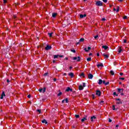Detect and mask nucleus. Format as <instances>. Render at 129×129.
Segmentation results:
<instances>
[{
	"mask_svg": "<svg viewBox=\"0 0 129 129\" xmlns=\"http://www.w3.org/2000/svg\"><path fill=\"white\" fill-rule=\"evenodd\" d=\"M96 6H97V7H102L103 3L101 1H97L96 2Z\"/></svg>",
	"mask_w": 129,
	"mask_h": 129,
	"instance_id": "nucleus-1",
	"label": "nucleus"
},
{
	"mask_svg": "<svg viewBox=\"0 0 129 129\" xmlns=\"http://www.w3.org/2000/svg\"><path fill=\"white\" fill-rule=\"evenodd\" d=\"M96 95H98V96H100V95H101V91H100V90H97L96 91Z\"/></svg>",
	"mask_w": 129,
	"mask_h": 129,
	"instance_id": "nucleus-2",
	"label": "nucleus"
},
{
	"mask_svg": "<svg viewBox=\"0 0 129 129\" xmlns=\"http://www.w3.org/2000/svg\"><path fill=\"white\" fill-rule=\"evenodd\" d=\"M51 49H52V46L49 45H46V47H45V50H46V51H48V50H51Z\"/></svg>",
	"mask_w": 129,
	"mask_h": 129,
	"instance_id": "nucleus-3",
	"label": "nucleus"
},
{
	"mask_svg": "<svg viewBox=\"0 0 129 129\" xmlns=\"http://www.w3.org/2000/svg\"><path fill=\"white\" fill-rule=\"evenodd\" d=\"M69 91H71V92H72L73 91V89H72V88H70V87H68L66 90V92H69Z\"/></svg>",
	"mask_w": 129,
	"mask_h": 129,
	"instance_id": "nucleus-4",
	"label": "nucleus"
},
{
	"mask_svg": "<svg viewBox=\"0 0 129 129\" xmlns=\"http://www.w3.org/2000/svg\"><path fill=\"white\" fill-rule=\"evenodd\" d=\"M4 96H6V93H5V91L2 92V93L1 94V99H4Z\"/></svg>",
	"mask_w": 129,
	"mask_h": 129,
	"instance_id": "nucleus-5",
	"label": "nucleus"
},
{
	"mask_svg": "<svg viewBox=\"0 0 129 129\" xmlns=\"http://www.w3.org/2000/svg\"><path fill=\"white\" fill-rule=\"evenodd\" d=\"M88 78L89 79H92L93 78V75L89 74L88 75Z\"/></svg>",
	"mask_w": 129,
	"mask_h": 129,
	"instance_id": "nucleus-6",
	"label": "nucleus"
},
{
	"mask_svg": "<svg viewBox=\"0 0 129 129\" xmlns=\"http://www.w3.org/2000/svg\"><path fill=\"white\" fill-rule=\"evenodd\" d=\"M97 67L98 68H99V67H103V63H102V62H99L97 64Z\"/></svg>",
	"mask_w": 129,
	"mask_h": 129,
	"instance_id": "nucleus-7",
	"label": "nucleus"
},
{
	"mask_svg": "<svg viewBox=\"0 0 129 129\" xmlns=\"http://www.w3.org/2000/svg\"><path fill=\"white\" fill-rule=\"evenodd\" d=\"M85 120H87V116H85L81 120L82 122H84V121H85Z\"/></svg>",
	"mask_w": 129,
	"mask_h": 129,
	"instance_id": "nucleus-8",
	"label": "nucleus"
},
{
	"mask_svg": "<svg viewBox=\"0 0 129 129\" xmlns=\"http://www.w3.org/2000/svg\"><path fill=\"white\" fill-rule=\"evenodd\" d=\"M118 92L122 93L123 92V89L117 88Z\"/></svg>",
	"mask_w": 129,
	"mask_h": 129,
	"instance_id": "nucleus-9",
	"label": "nucleus"
},
{
	"mask_svg": "<svg viewBox=\"0 0 129 129\" xmlns=\"http://www.w3.org/2000/svg\"><path fill=\"white\" fill-rule=\"evenodd\" d=\"M69 76H70L71 78H73V77H74V73H69Z\"/></svg>",
	"mask_w": 129,
	"mask_h": 129,
	"instance_id": "nucleus-10",
	"label": "nucleus"
},
{
	"mask_svg": "<svg viewBox=\"0 0 129 129\" xmlns=\"http://www.w3.org/2000/svg\"><path fill=\"white\" fill-rule=\"evenodd\" d=\"M85 17H86V14H84V15L81 14V15H80V18L81 19H83V18H85Z\"/></svg>",
	"mask_w": 129,
	"mask_h": 129,
	"instance_id": "nucleus-11",
	"label": "nucleus"
},
{
	"mask_svg": "<svg viewBox=\"0 0 129 129\" xmlns=\"http://www.w3.org/2000/svg\"><path fill=\"white\" fill-rule=\"evenodd\" d=\"M83 89H84V88L82 85H80L79 86V90H83Z\"/></svg>",
	"mask_w": 129,
	"mask_h": 129,
	"instance_id": "nucleus-12",
	"label": "nucleus"
},
{
	"mask_svg": "<svg viewBox=\"0 0 129 129\" xmlns=\"http://www.w3.org/2000/svg\"><path fill=\"white\" fill-rule=\"evenodd\" d=\"M41 122H42V123H45V124H47L48 123V122L47 121V120H46V119H44L43 120H42L41 121Z\"/></svg>",
	"mask_w": 129,
	"mask_h": 129,
	"instance_id": "nucleus-13",
	"label": "nucleus"
},
{
	"mask_svg": "<svg viewBox=\"0 0 129 129\" xmlns=\"http://www.w3.org/2000/svg\"><path fill=\"white\" fill-rule=\"evenodd\" d=\"M102 47L103 48V49H104V50H107V49H108V46L106 45H103Z\"/></svg>",
	"mask_w": 129,
	"mask_h": 129,
	"instance_id": "nucleus-14",
	"label": "nucleus"
},
{
	"mask_svg": "<svg viewBox=\"0 0 129 129\" xmlns=\"http://www.w3.org/2000/svg\"><path fill=\"white\" fill-rule=\"evenodd\" d=\"M58 15L57 13H52V18H56V16Z\"/></svg>",
	"mask_w": 129,
	"mask_h": 129,
	"instance_id": "nucleus-15",
	"label": "nucleus"
},
{
	"mask_svg": "<svg viewBox=\"0 0 129 129\" xmlns=\"http://www.w3.org/2000/svg\"><path fill=\"white\" fill-rule=\"evenodd\" d=\"M96 118V117L95 116H93L91 117V121H93V119H95Z\"/></svg>",
	"mask_w": 129,
	"mask_h": 129,
	"instance_id": "nucleus-16",
	"label": "nucleus"
},
{
	"mask_svg": "<svg viewBox=\"0 0 129 129\" xmlns=\"http://www.w3.org/2000/svg\"><path fill=\"white\" fill-rule=\"evenodd\" d=\"M103 56H104V57H105V58H106V59H107V58H109V56H108V55L105 54V53H103Z\"/></svg>",
	"mask_w": 129,
	"mask_h": 129,
	"instance_id": "nucleus-17",
	"label": "nucleus"
},
{
	"mask_svg": "<svg viewBox=\"0 0 129 129\" xmlns=\"http://www.w3.org/2000/svg\"><path fill=\"white\" fill-rule=\"evenodd\" d=\"M80 77H83V78H84L85 77V75H84V73H82L80 75Z\"/></svg>",
	"mask_w": 129,
	"mask_h": 129,
	"instance_id": "nucleus-18",
	"label": "nucleus"
},
{
	"mask_svg": "<svg viewBox=\"0 0 129 129\" xmlns=\"http://www.w3.org/2000/svg\"><path fill=\"white\" fill-rule=\"evenodd\" d=\"M102 82H103L102 80L99 79L98 83L100 85L101 84H102Z\"/></svg>",
	"mask_w": 129,
	"mask_h": 129,
	"instance_id": "nucleus-19",
	"label": "nucleus"
},
{
	"mask_svg": "<svg viewBox=\"0 0 129 129\" xmlns=\"http://www.w3.org/2000/svg\"><path fill=\"white\" fill-rule=\"evenodd\" d=\"M61 91L60 90H58V94H57V96H60V95H62V92H60Z\"/></svg>",
	"mask_w": 129,
	"mask_h": 129,
	"instance_id": "nucleus-20",
	"label": "nucleus"
},
{
	"mask_svg": "<svg viewBox=\"0 0 129 129\" xmlns=\"http://www.w3.org/2000/svg\"><path fill=\"white\" fill-rule=\"evenodd\" d=\"M58 57H59V55H53L54 59H57V58H58Z\"/></svg>",
	"mask_w": 129,
	"mask_h": 129,
	"instance_id": "nucleus-21",
	"label": "nucleus"
},
{
	"mask_svg": "<svg viewBox=\"0 0 129 129\" xmlns=\"http://www.w3.org/2000/svg\"><path fill=\"white\" fill-rule=\"evenodd\" d=\"M79 42H84V39L83 38H81V39L79 40Z\"/></svg>",
	"mask_w": 129,
	"mask_h": 129,
	"instance_id": "nucleus-22",
	"label": "nucleus"
},
{
	"mask_svg": "<svg viewBox=\"0 0 129 129\" xmlns=\"http://www.w3.org/2000/svg\"><path fill=\"white\" fill-rule=\"evenodd\" d=\"M110 73L111 75H114V72L113 71H110Z\"/></svg>",
	"mask_w": 129,
	"mask_h": 129,
	"instance_id": "nucleus-23",
	"label": "nucleus"
},
{
	"mask_svg": "<svg viewBox=\"0 0 129 129\" xmlns=\"http://www.w3.org/2000/svg\"><path fill=\"white\" fill-rule=\"evenodd\" d=\"M116 13H118L119 12V7L117 6V10H116Z\"/></svg>",
	"mask_w": 129,
	"mask_h": 129,
	"instance_id": "nucleus-24",
	"label": "nucleus"
},
{
	"mask_svg": "<svg viewBox=\"0 0 129 129\" xmlns=\"http://www.w3.org/2000/svg\"><path fill=\"white\" fill-rule=\"evenodd\" d=\"M48 34L49 35V37H52V35H53V32L51 33H48Z\"/></svg>",
	"mask_w": 129,
	"mask_h": 129,
	"instance_id": "nucleus-25",
	"label": "nucleus"
},
{
	"mask_svg": "<svg viewBox=\"0 0 129 129\" xmlns=\"http://www.w3.org/2000/svg\"><path fill=\"white\" fill-rule=\"evenodd\" d=\"M87 61H88V62H89L90 61H91V57H89L87 58Z\"/></svg>",
	"mask_w": 129,
	"mask_h": 129,
	"instance_id": "nucleus-26",
	"label": "nucleus"
},
{
	"mask_svg": "<svg viewBox=\"0 0 129 129\" xmlns=\"http://www.w3.org/2000/svg\"><path fill=\"white\" fill-rule=\"evenodd\" d=\"M116 104H122V102L121 101L116 102Z\"/></svg>",
	"mask_w": 129,
	"mask_h": 129,
	"instance_id": "nucleus-27",
	"label": "nucleus"
},
{
	"mask_svg": "<svg viewBox=\"0 0 129 129\" xmlns=\"http://www.w3.org/2000/svg\"><path fill=\"white\" fill-rule=\"evenodd\" d=\"M75 116L76 118H79V117H80V116L79 115H77V114H76Z\"/></svg>",
	"mask_w": 129,
	"mask_h": 129,
	"instance_id": "nucleus-28",
	"label": "nucleus"
},
{
	"mask_svg": "<svg viewBox=\"0 0 129 129\" xmlns=\"http://www.w3.org/2000/svg\"><path fill=\"white\" fill-rule=\"evenodd\" d=\"M77 58L78 59L77 60V62H79L80 61V56H78Z\"/></svg>",
	"mask_w": 129,
	"mask_h": 129,
	"instance_id": "nucleus-29",
	"label": "nucleus"
},
{
	"mask_svg": "<svg viewBox=\"0 0 129 129\" xmlns=\"http://www.w3.org/2000/svg\"><path fill=\"white\" fill-rule=\"evenodd\" d=\"M71 51L73 52V53H76V50H75V49H71Z\"/></svg>",
	"mask_w": 129,
	"mask_h": 129,
	"instance_id": "nucleus-30",
	"label": "nucleus"
},
{
	"mask_svg": "<svg viewBox=\"0 0 129 129\" xmlns=\"http://www.w3.org/2000/svg\"><path fill=\"white\" fill-rule=\"evenodd\" d=\"M64 101H66V103H68V98H66V99H64Z\"/></svg>",
	"mask_w": 129,
	"mask_h": 129,
	"instance_id": "nucleus-31",
	"label": "nucleus"
},
{
	"mask_svg": "<svg viewBox=\"0 0 129 129\" xmlns=\"http://www.w3.org/2000/svg\"><path fill=\"white\" fill-rule=\"evenodd\" d=\"M98 38V35H97L94 36V38L95 39V40H97Z\"/></svg>",
	"mask_w": 129,
	"mask_h": 129,
	"instance_id": "nucleus-32",
	"label": "nucleus"
},
{
	"mask_svg": "<svg viewBox=\"0 0 129 129\" xmlns=\"http://www.w3.org/2000/svg\"><path fill=\"white\" fill-rule=\"evenodd\" d=\"M36 111H37V112H39V113H41V111H42L41 109H37L36 110Z\"/></svg>",
	"mask_w": 129,
	"mask_h": 129,
	"instance_id": "nucleus-33",
	"label": "nucleus"
},
{
	"mask_svg": "<svg viewBox=\"0 0 129 129\" xmlns=\"http://www.w3.org/2000/svg\"><path fill=\"white\" fill-rule=\"evenodd\" d=\"M112 110H115V105H114L112 106Z\"/></svg>",
	"mask_w": 129,
	"mask_h": 129,
	"instance_id": "nucleus-34",
	"label": "nucleus"
},
{
	"mask_svg": "<svg viewBox=\"0 0 129 129\" xmlns=\"http://www.w3.org/2000/svg\"><path fill=\"white\" fill-rule=\"evenodd\" d=\"M42 90H43V92H46V87H44Z\"/></svg>",
	"mask_w": 129,
	"mask_h": 129,
	"instance_id": "nucleus-35",
	"label": "nucleus"
},
{
	"mask_svg": "<svg viewBox=\"0 0 129 129\" xmlns=\"http://www.w3.org/2000/svg\"><path fill=\"white\" fill-rule=\"evenodd\" d=\"M86 86V84L85 83H83V87H85Z\"/></svg>",
	"mask_w": 129,
	"mask_h": 129,
	"instance_id": "nucleus-36",
	"label": "nucleus"
},
{
	"mask_svg": "<svg viewBox=\"0 0 129 129\" xmlns=\"http://www.w3.org/2000/svg\"><path fill=\"white\" fill-rule=\"evenodd\" d=\"M121 47H119V50H118V53H121Z\"/></svg>",
	"mask_w": 129,
	"mask_h": 129,
	"instance_id": "nucleus-37",
	"label": "nucleus"
},
{
	"mask_svg": "<svg viewBox=\"0 0 129 129\" xmlns=\"http://www.w3.org/2000/svg\"><path fill=\"white\" fill-rule=\"evenodd\" d=\"M123 19L124 20H125V19H127V16H124L123 17Z\"/></svg>",
	"mask_w": 129,
	"mask_h": 129,
	"instance_id": "nucleus-38",
	"label": "nucleus"
},
{
	"mask_svg": "<svg viewBox=\"0 0 129 129\" xmlns=\"http://www.w3.org/2000/svg\"><path fill=\"white\" fill-rule=\"evenodd\" d=\"M123 43L124 44L126 43V39H123Z\"/></svg>",
	"mask_w": 129,
	"mask_h": 129,
	"instance_id": "nucleus-39",
	"label": "nucleus"
},
{
	"mask_svg": "<svg viewBox=\"0 0 129 129\" xmlns=\"http://www.w3.org/2000/svg\"><path fill=\"white\" fill-rule=\"evenodd\" d=\"M108 121H109V122H111V121H112V120L111 119H110V118H109Z\"/></svg>",
	"mask_w": 129,
	"mask_h": 129,
	"instance_id": "nucleus-40",
	"label": "nucleus"
},
{
	"mask_svg": "<svg viewBox=\"0 0 129 129\" xmlns=\"http://www.w3.org/2000/svg\"><path fill=\"white\" fill-rule=\"evenodd\" d=\"M84 51H85V52H88V50L87 49V48H85L84 49Z\"/></svg>",
	"mask_w": 129,
	"mask_h": 129,
	"instance_id": "nucleus-41",
	"label": "nucleus"
},
{
	"mask_svg": "<svg viewBox=\"0 0 129 129\" xmlns=\"http://www.w3.org/2000/svg\"><path fill=\"white\" fill-rule=\"evenodd\" d=\"M38 91H39V92H42V91H43V89H39V90H38Z\"/></svg>",
	"mask_w": 129,
	"mask_h": 129,
	"instance_id": "nucleus-42",
	"label": "nucleus"
},
{
	"mask_svg": "<svg viewBox=\"0 0 129 129\" xmlns=\"http://www.w3.org/2000/svg\"><path fill=\"white\" fill-rule=\"evenodd\" d=\"M120 80H124V78H119Z\"/></svg>",
	"mask_w": 129,
	"mask_h": 129,
	"instance_id": "nucleus-43",
	"label": "nucleus"
},
{
	"mask_svg": "<svg viewBox=\"0 0 129 129\" xmlns=\"http://www.w3.org/2000/svg\"><path fill=\"white\" fill-rule=\"evenodd\" d=\"M108 84H109V82H106V83H105V85H108Z\"/></svg>",
	"mask_w": 129,
	"mask_h": 129,
	"instance_id": "nucleus-44",
	"label": "nucleus"
},
{
	"mask_svg": "<svg viewBox=\"0 0 129 129\" xmlns=\"http://www.w3.org/2000/svg\"><path fill=\"white\" fill-rule=\"evenodd\" d=\"M92 98L93 99H94V98H95V96L94 95V94H92Z\"/></svg>",
	"mask_w": 129,
	"mask_h": 129,
	"instance_id": "nucleus-45",
	"label": "nucleus"
},
{
	"mask_svg": "<svg viewBox=\"0 0 129 129\" xmlns=\"http://www.w3.org/2000/svg\"><path fill=\"white\" fill-rule=\"evenodd\" d=\"M73 59H74V60H77L78 59H77V57H74L73 58Z\"/></svg>",
	"mask_w": 129,
	"mask_h": 129,
	"instance_id": "nucleus-46",
	"label": "nucleus"
},
{
	"mask_svg": "<svg viewBox=\"0 0 129 129\" xmlns=\"http://www.w3.org/2000/svg\"><path fill=\"white\" fill-rule=\"evenodd\" d=\"M103 3H105V4H106V3H107V0H102Z\"/></svg>",
	"mask_w": 129,
	"mask_h": 129,
	"instance_id": "nucleus-47",
	"label": "nucleus"
},
{
	"mask_svg": "<svg viewBox=\"0 0 129 129\" xmlns=\"http://www.w3.org/2000/svg\"><path fill=\"white\" fill-rule=\"evenodd\" d=\"M19 47H23V44L22 43H20L19 45Z\"/></svg>",
	"mask_w": 129,
	"mask_h": 129,
	"instance_id": "nucleus-48",
	"label": "nucleus"
},
{
	"mask_svg": "<svg viewBox=\"0 0 129 129\" xmlns=\"http://www.w3.org/2000/svg\"><path fill=\"white\" fill-rule=\"evenodd\" d=\"M117 101H120V99L119 98H117L115 99Z\"/></svg>",
	"mask_w": 129,
	"mask_h": 129,
	"instance_id": "nucleus-49",
	"label": "nucleus"
},
{
	"mask_svg": "<svg viewBox=\"0 0 129 129\" xmlns=\"http://www.w3.org/2000/svg\"><path fill=\"white\" fill-rule=\"evenodd\" d=\"M48 75V73H45L44 74V76H47Z\"/></svg>",
	"mask_w": 129,
	"mask_h": 129,
	"instance_id": "nucleus-50",
	"label": "nucleus"
},
{
	"mask_svg": "<svg viewBox=\"0 0 129 129\" xmlns=\"http://www.w3.org/2000/svg\"><path fill=\"white\" fill-rule=\"evenodd\" d=\"M4 4H7V0H3Z\"/></svg>",
	"mask_w": 129,
	"mask_h": 129,
	"instance_id": "nucleus-51",
	"label": "nucleus"
},
{
	"mask_svg": "<svg viewBox=\"0 0 129 129\" xmlns=\"http://www.w3.org/2000/svg\"><path fill=\"white\" fill-rule=\"evenodd\" d=\"M91 47H88V49L87 50H88V51H89V50H91Z\"/></svg>",
	"mask_w": 129,
	"mask_h": 129,
	"instance_id": "nucleus-52",
	"label": "nucleus"
},
{
	"mask_svg": "<svg viewBox=\"0 0 129 129\" xmlns=\"http://www.w3.org/2000/svg\"><path fill=\"white\" fill-rule=\"evenodd\" d=\"M28 98H31V95H28L27 96Z\"/></svg>",
	"mask_w": 129,
	"mask_h": 129,
	"instance_id": "nucleus-53",
	"label": "nucleus"
},
{
	"mask_svg": "<svg viewBox=\"0 0 129 129\" xmlns=\"http://www.w3.org/2000/svg\"><path fill=\"white\" fill-rule=\"evenodd\" d=\"M13 18H14V19H17V16L14 15Z\"/></svg>",
	"mask_w": 129,
	"mask_h": 129,
	"instance_id": "nucleus-54",
	"label": "nucleus"
},
{
	"mask_svg": "<svg viewBox=\"0 0 129 129\" xmlns=\"http://www.w3.org/2000/svg\"><path fill=\"white\" fill-rule=\"evenodd\" d=\"M106 20V19H105V18H103L102 19V21H105Z\"/></svg>",
	"mask_w": 129,
	"mask_h": 129,
	"instance_id": "nucleus-55",
	"label": "nucleus"
},
{
	"mask_svg": "<svg viewBox=\"0 0 129 129\" xmlns=\"http://www.w3.org/2000/svg\"><path fill=\"white\" fill-rule=\"evenodd\" d=\"M61 102L62 103H64V102H65V99L62 100Z\"/></svg>",
	"mask_w": 129,
	"mask_h": 129,
	"instance_id": "nucleus-56",
	"label": "nucleus"
},
{
	"mask_svg": "<svg viewBox=\"0 0 129 129\" xmlns=\"http://www.w3.org/2000/svg\"><path fill=\"white\" fill-rule=\"evenodd\" d=\"M102 83H103V84H105V83H106L105 81L103 80Z\"/></svg>",
	"mask_w": 129,
	"mask_h": 129,
	"instance_id": "nucleus-57",
	"label": "nucleus"
},
{
	"mask_svg": "<svg viewBox=\"0 0 129 129\" xmlns=\"http://www.w3.org/2000/svg\"><path fill=\"white\" fill-rule=\"evenodd\" d=\"M7 82H8V83H10V80L8 79L7 80Z\"/></svg>",
	"mask_w": 129,
	"mask_h": 129,
	"instance_id": "nucleus-58",
	"label": "nucleus"
},
{
	"mask_svg": "<svg viewBox=\"0 0 129 129\" xmlns=\"http://www.w3.org/2000/svg\"><path fill=\"white\" fill-rule=\"evenodd\" d=\"M113 94V95H116V92H114Z\"/></svg>",
	"mask_w": 129,
	"mask_h": 129,
	"instance_id": "nucleus-59",
	"label": "nucleus"
},
{
	"mask_svg": "<svg viewBox=\"0 0 129 129\" xmlns=\"http://www.w3.org/2000/svg\"><path fill=\"white\" fill-rule=\"evenodd\" d=\"M57 81V79H56V78H54V79H53V81L55 82V81Z\"/></svg>",
	"mask_w": 129,
	"mask_h": 129,
	"instance_id": "nucleus-60",
	"label": "nucleus"
},
{
	"mask_svg": "<svg viewBox=\"0 0 129 129\" xmlns=\"http://www.w3.org/2000/svg\"><path fill=\"white\" fill-rule=\"evenodd\" d=\"M97 57H99V53H97Z\"/></svg>",
	"mask_w": 129,
	"mask_h": 129,
	"instance_id": "nucleus-61",
	"label": "nucleus"
},
{
	"mask_svg": "<svg viewBox=\"0 0 129 129\" xmlns=\"http://www.w3.org/2000/svg\"><path fill=\"white\" fill-rule=\"evenodd\" d=\"M59 56V57H60V58H62V57H63V55H58Z\"/></svg>",
	"mask_w": 129,
	"mask_h": 129,
	"instance_id": "nucleus-62",
	"label": "nucleus"
},
{
	"mask_svg": "<svg viewBox=\"0 0 129 129\" xmlns=\"http://www.w3.org/2000/svg\"><path fill=\"white\" fill-rule=\"evenodd\" d=\"M120 75H121V76H122V75H123V73H120Z\"/></svg>",
	"mask_w": 129,
	"mask_h": 129,
	"instance_id": "nucleus-63",
	"label": "nucleus"
},
{
	"mask_svg": "<svg viewBox=\"0 0 129 129\" xmlns=\"http://www.w3.org/2000/svg\"><path fill=\"white\" fill-rule=\"evenodd\" d=\"M120 95H124V94L123 93H121L120 94Z\"/></svg>",
	"mask_w": 129,
	"mask_h": 129,
	"instance_id": "nucleus-64",
	"label": "nucleus"
}]
</instances>
